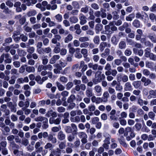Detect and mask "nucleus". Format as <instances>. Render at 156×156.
<instances>
[{
	"label": "nucleus",
	"instance_id": "1",
	"mask_svg": "<svg viewBox=\"0 0 156 156\" xmlns=\"http://www.w3.org/2000/svg\"><path fill=\"white\" fill-rule=\"evenodd\" d=\"M61 39V37L59 35H56L54 36V37L51 40V42L52 44H56V46L54 47L53 49V52L56 53L58 54L60 52V43L58 42V41H60Z\"/></svg>",
	"mask_w": 156,
	"mask_h": 156
},
{
	"label": "nucleus",
	"instance_id": "2",
	"mask_svg": "<svg viewBox=\"0 0 156 156\" xmlns=\"http://www.w3.org/2000/svg\"><path fill=\"white\" fill-rule=\"evenodd\" d=\"M105 29L108 33H112L113 31L116 30L117 28L113 25L112 22H111L108 25L105 26Z\"/></svg>",
	"mask_w": 156,
	"mask_h": 156
},
{
	"label": "nucleus",
	"instance_id": "3",
	"mask_svg": "<svg viewBox=\"0 0 156 156\" xmlns=\"http://www.w3.org/2000/svg\"><path fill=\"white\" fill-rule=\"evenodd\" d=\"M88 66L90 68H92L93 70L94 71L97 70L102 71L103 69V66L96 63L93 64L92 62L89 63Z\"/></svg>",
	"mask_w": 156,
	"mask_h": 156
},
{
	"label": "nucleus",
	"instance_id": "4",
	"mask_svg": "<svg viewBox=\"0 0 156 156\" xmlns=\"http://www.w3.org/2000/svg\"><path fill=\"white\" fill-rule=\"evenodd\" d=\"M120 144L123 147L127 148V144L125 142L124 137L123 136H121L117 139Z\"/></svg>",
	"mask_w": 156,
	"mask_h": 156
},
{
	"label": "nucleus",
	"instance_id": "5",
	"mask_svg": "<svg viewBox=\"0 0 156 156\" xmlns=\"http://www.w3.org/2000/svg\"><path fill=\"white\" fill-rule=\"evenodd\" d=\"M99 71H97L95 74V78L93 79L92 81L94 83L96 84L101 81V79L100 78V74H98Z\"/></svg>",
	"mask_w": 156,
	"mask_h": 156
},
{
	"label": "nucleus",
	"instance_id": "6",
	"mask_svg": "<svg viewBox=\"0 0 156 156\" xmlns=\"http://www.w3.org/2000/svg\"><path fill=\"white\" fill-rule=\"evenodd\" d=\"M91 100L93 103H95L96 104H99L101 102H103L102 99L100 97H96L94 96L91 97Z\"/></svg>",
	"mask_w": 156,
	"mask_h": 156
},
{
	"label": "nucleus",
	"instance_id": "7",
	"mask_svg": "<svg viewBox=\"0 0 156 156\" xmlns=\"http://www.w3.org/2000/svg\"><path fill=\"white\" fill-rule=\"evenodd\" d=\"M111 47V44H108L106 42H101L99 45V48L101 51H103L104 49V48L108 47L110 48Z\"/></svg>",
	"mask_w": 156,
	"mask_h": 156
},
{
	"label": "nucleus",
	"instance_id": "8",
	"mask_svg": "<svg viewBox=\"0 0 156 156\" xmlns=\"http://www.w3.org/2000/svg\"><path fill=\"white\" fill-rule=\"evenodd\" d=\"M1 56L3 57V62L4 61V58L6 59L4 60V62L5 63H10L11 62L12 60L9 58V55L8 54H3Z\"/></svg>",
	"mask_w": 156,
	"mask_h": 156
},
{
	"label": "nucleus",
	"instance_id": "9",
	"mask_svg": "<svg viewBox=\"0 0 156 156\" xmlns=\"http://www.w3.org/2000/svg\"><path fill=\"white\" fill-rule=\"evenodd\" d=\"M60 58V56L59 55H54L50 60L49 62L51 64H54L56 62L57 60L59 59Z\"/></svg>",
	"mask_w": 156,
	"mask_h": 156
},
{
	"label": "nucleus",
	"instance_id": "10",
	"mask_svg": "<svg viewBox=\"0 0 156 156\" xmlns=\"http://www.w3.org/2000/svg\"><path fill=\"white\" fill-rule=\"evenodd\" d=\"M66 137L65 133L62 131H59L57 135V138L60 140H65Z\"/></svg>",
	"mask_w": 156,
	"mask_h": 156
},
{
	"label": "nucleus",
	"instance_id": "11",
	"mask_svg": "<svg viewBox=\"0 0 156 156\" xmlns=\"http://www.w3.org/2000/svg\"><path fill=\"white\" fill-rule=\"evenodd\" d=\"M80 20V24L81 25H83L85 24L87 22V18L84 15L81 14L79 18Z\"/></svg>",
	"mask_w": 156,
	"mask_h": 156
},
{
	"label": "nucleus",
	"instance_id": "12",
	"mask_svg": "<svg viewBox=\"0 0 156 156\" xmlns=\"http://www.w3.org/2000/svg\"><path fill=\"white\" fill-rule=\"evenodd\" d=\"M80 68H82L81 71L82 73H83L87 69V64H85L83 61H82L80 63Z\"/></svg>",
	"mask_w": 156,
	"mask_h": 156
},
{
	"label": "nucleus",
	"instance_id": "13",
	"mask_svg": "<svg viewBox=\"0 0 156 156\" xmlns=\"http://www.w3.org/2000/svg\"><path fill=\"white\" fill-rule=\"evenodd\" d=\"M136 32L137 34L136 36V39L137 41H139L141 39L143 34V31L140 29H138L137 30Z\"/></svg>",
	"mask_w": 156,
	"mask_h": 156
},
{
	"label": "nucleus",
	"instance_id": "14",
	"mask_svg": "<svg viewBox=\"0 0 156 156\" xmlns=\"http://www.w3.org/2000/svg\"><path fill=\"white\" fill-rule=\"evenodd\" d=\"M124 90L126 91H130L132 90V86L129 82H126L124 86Z\"/></svg>",
	"mask_w": 156,
	"mask_h": 156
},
{
	"label": "nucleus",
	"instance_id": "15",
	"mask_svg": "<svg viewBox=\"0 0 156 156\" xmlns=\"http://www.w3.org/2000/svg\"><path fill=\"white\" fill-rule=\"evenodd\" d=\"M109 96V93L107 91H105L103 94V97L102 98L103 102H106L108 101V98Z\"/></svg>",
	"mask_w": 156,
	"mask_h": 156
},
{
	"label": "nucleus",
	"instance_id": "16",
	"mask_svg": "<svg viewBox=\"0 0 156 156\" xmlns=\"http://www.w3.org/2000/svg\"><path fill=\"white\" fill-rule=\"evenodd\" d=\"M35 120L36 122H47L48 121V119L46 117L42 116H39L35 119Z\"/></svg>",
	"mask_w": 156,
	"mask_h": 156
},
{
	"label": "nucleus",
	"instance_id": "17",
	"mask_svg": "<svg viewBox=\"0 0 156 156\" xmlns=\"http://www.w3.org/2000/svg\"><path fill=\"white\" fill-rule=\"evenodd\" d=\"M48 133L46 132H40L38 134V137L39 139H41L43 137L44 139H46L48 137Z\"/></svg>",
	"mask_w": 156,
	"mask_h": 156
},
{
	"label": "nucleus",
	"instance_id": "18",
	"mask_svg": "<svg viewBox=\"0 0 156 156\" xmlns=\"http://www.w3.org/2000/svg\"><path fill=\"white\" fill-rule=\"evenodd\" d=\"M103 25L101 24H97L95 27V30L96 34H98L99 32L101 31L103 29Z\"/></svg>",
	"mask_w": 156,
	"mask_h": 156
},
{
	"label": "nucleus",
	"instance_id": "19",
	"mask_svg": "<svg viewBox=\"0 0 156 156\" xmlns=\"http://www.w3.org/2000/svg\"><path fill=\"white\" fill-rule=\"evenodd\" d=\"M51 153L55 156H61V150L57 148L55 150H51Z\"/></svg>",
	"mask_w": 156,
	"mask_h": 156
},
{
	"label": "nucleus",
	"instance_id": "20",
	"mask_svg": "<svg viewBox=\"0 0 156 156\" xmlns=\"http://www.w3.org/2000/svg\"><path fill=\"white\" fill-rule=\"evenodd\" d=\"M85 94L88 97H92L93 95V91L92 89L89 88H87L85 91Z\"/></svg>",
	"mask_w": 156,
	"mask_h": 156
},
{
	"label": "nucleus",
	"instance_id": "21",
	"mask_svg": "<svg viewBox=\"0 0 156 156\" xmlns=\"http://www.w3.org/2000/svg\"><path fill=\"white\" fill-rule=\"evenodd\" d=\"M10 130V129L9 126H5L2 130V133L4 135H7Z\"/></svg>",
	"mask_w": 156,
	"mask_h": 156
},
{
	"label": "nucleus",
	"instance_id": "22",
	"mask_svg": "<svg viewBox=\"0 0 156 156\" xmlns=\"http://www.w3.org/2000/svg\"><path fill=\"white\" fill-rule=\"evenodd\" d=\"M147 37L152 42L156 43V37L154 36V34L149 33Z\"/></svg>",
	"mask_w": 156,
	"mask_h": 156
},
{
	"label": "nucleus",
	"instance_id": "23",
	"mask_svg": "<svg viewBox=\"0 0 156 156\" xmlns=\"http://www.w3.org/2000/svg\"><path fill=\"white\" fill-rule=\"evenodd\" d=\"M69 20L71 23H76L78 22V19L77 17L73 16L70 17Z\"/></svg>",
	"mask_w": 156,
	"mask_h": 156
},
{
	"label": "nucleus",
	"instance_id": "24",
	"mask_svg": "<svg viewBox=\"0 0 156 156\" xmlns=\"http://www.w3.org/2000/svg\"><path fill=\"white\" fill-rule=\"evenodd\" d=\"M110 52V49L109 48H106L105 49L104 52L101 54V56L102 58H105L109 54Z\"/></svg>",
	"mask_w": 156,
	"mask_h": 156
},
{
	"label": "nucleus",
	"instance_id": "25",
	"mask_svg": "<svg viewBox=\"0 0 156 156\" xmlns=\"http://www.w3.org/2000/svg\"><path fill=\"white\" fill-rule=\"evenodd\" d=\"M73 39V36L70 34L68 35L65 37L64 39V42L65 43H68L71 41Z\"/></svg>",
	"mask_w": 156,
	"mask_h": 156
},
{
	"label": "nucleus",
	"instance_id": "26",
	"mask_svg": "<svg viewBox=\"0 0 156 156\" xmlns=\"http://www.w3.org/2000/svg\"><path fill=\"white\" fill-rule=\"evenodd\" d=\"M13 154L15 156H24L23 151H20L18 150H15L13 151Z\"/></svg>",
	"mask_w": 156,
	"mask_h": 156
},
{
	"label": "nucleus",
	"instance_id": "27",
	"mask_svg": "<svg viewBox=\"0 0 156 156\" xmlns=\"http://www.w3.org/2000/svg\"><path fill=\"white\" fill-rule=\"evenodd\" d=\"M94 90L97 93L100 94L101 92L102 89L101 86L97 85L95 86L94 87Z\"/></svg>",
	"mask_w": 156,
	"mask_h": 156
},
{
	"label": "nucleus",
	"instance_id": "28",
	"mask_svg": "<svg viewBox=\"0 0 156 156\" xmlns=\"http://www.w3.org/2000/svg\"><path fill=\"white\" fill-rule=\"evenodd\" d=\"M27 72L28 73H34L35 69V68L32 66H28L26 68Z\"/></svg>",
	"mask_w": 156,
	"mask_h": 156
},
{
	"label": "nucleus",
	"instance_id": "29",
	"mask_svg": "<svg viewBox=\"0 0 156 156\" xmlns=\"http://www.w3.org/2000/svg\"><path fill=\"white\" fill-rule=\"evenodd\" d=\"M141 84V81H134L133 83V85L135 88H138L140 87Z\"/></svg>",
	"mask_w": 156,
	"mask_h": 156
},
{
	"label": "nucleus",
	"instance_id": "30",
	"mask_svg": "<svg viewBox=\"0 0 156 156\" xmlns=\"http://www.w3.org/2000/svg\"><path fill=\"white\" fill-rule=\"evenodd\" d=\"M56 85L57 87L58 90L60 91H62L65 89V87L60 82L57 81L56 82Z\"/></svg>",
	"mask_w": 156,
	"mask_h": 156
},
{
	"label": "nucleus",
	"instance_id": "31",
	"mask_svg": "<svg viewBox=\"0 0 156 156\" xmlns=\"http://www.w3.org/2000/svg\"><path fill=\"white\" fill-rule=\"evenodd\" d=\"M67 140L68 141L70 142H73L75 139L74 135L70 134L67 136Z\"/></svg>",
	"mask_w": 156,
	"mask_h": 156
},
{
	"label": "nucleus",
	"instance_id": "32",
	"mask_svg": "<svg viewBox=\"0 0 156 156\" xmlns=\"http://www.w3.org/2000/svg\"><path fill=\"white\" fill-rule=\"evenodd\" d=\"M76 99V97L75 95L73 94L71 95L68 98L67 102L68 103H71L73 102Z\"/></svg>",
	"mask_w": 156,
	"mask_h": 156
},
{
	"label": "nucleus",
	"instance_id": "33",
	"mask_svg": "<svg viewBox=\"0 0 156 156\" xmlns=\"http://www.w3.org/2000/svg\"><path fill=\"white\" fill-rule=\"evenodd\" d=\"M126 46V44L125 41H121L119 44V48L121 49H125Z\"/></svg>",
	"mask_w": 156,
	"mask_h": 156
},
{
	"label": "nucleus",
	"instance_id": "34",
	"mask_svg": "<svg viewBox=\"0 0 156 156\" xmlns=\"http://www.w3.org/2000/svg\"><path fill=\"white\" fill-rule=\"evenodd\" d=\"M55 18L58 22H61L62 20V16L60 14H58L55 16Z\"/></svg>",
	"mask_w": 156,
	"mask_h": 156
},
{
	"label": "nucleus",
	"instance_id": "35",
	"mask_svg": "<svg viewBox=\"0 0 156 156\" xmlns=\"http://www.w3.org/2000/svg\"><path fill=\"white\" fill-rule=\"evenodd\" d=\"M53 148V146L51 143L48 142L44 146V148L46 149H49L50 150Z\"/></svg>",
	"mask_w": 156,
	"mask_h": 156
},
{
	"label": "nucleus",
	"instance_id": "36",
	"mask_svg": "<svg viewBox=\"0 0 156 156\" xmlns=\"http://www.w3.org/2000/svg\"><path fill=\"white\" fill-rule=\"evenodd\" d=\"M0 78L4 79L6 80H8L9 79V77L8 76H5L4 73L3 72L0 73Z\"/></svg>",
	"mask_w": 156,
	"mask_h": 156
},
{
	"label": "nucleus",
	"instance_id": "37",
	"mask_svg": "<svg viewBox=\"0 0 156 156\" xmlns=\"http://www.w3.org/2000/svg\"><path fill=\"white\" fill-rule=\"evenodd\" d=\"M149 17L152 22H156V14L153 13H150L149 15Z\"/></svg>",
	"mask_w": 156,
	"mask_h": 156
},
{
	"label": "nucleus",
	"instance_id": "38",
	"mask_svg": "<svg viewBox=\"0 0 156 156\" xmlns=\"http://www.w3.org/2000/svg\"><path fill=\"white\" fill-rule=\"evenodd\" d=\"M145 65L146 67L151 69L153 67V63L152 62L147 61L145 62Z\"/></svg>",
	"mask_w": 156,
	"mask_h": 156
},
{
	"label": "nucleus",
	"instance_id": "39",
	"mask_svg": "<svg viewBox=\"0 0 156 156\" xmlns=\"http://www.w3.org/2000/svg\"><path fill=\"white\" fill-rule=\"evenodd\" d=\"M59 80L61 82L63 83H66L68 81V78L66 77L63 76H61L59 77Z\"/></svg>",
	"mask_w": 156,
	"mask_h": 156
},
{
	"label": "nucleus",
	"instance_id": "40",
	"mask_svg": "<svg viewBox=\"0 0 156 156\" xmlns=\"http://www.w3.org/2000/svg\"><path fill=\"white\" fill-rule=\"evenodd\" d=\"M79 40L80 42H87V41H89V38L87 37H80Z\"/></svg>",
	"mask_w": 156,
	"mask_h": 156
},
{
	"label": "nucleus",
	"instance_id": "41",
	"mask_svg": "<svg viewBox=\"0 0 156 156\" xmlns=\"http://www.w3.org/2000/svg\"><path fill=\"white\" fill-rule=\"evenodd\" d=\"M37 13L36 11L34 10H31L29 11L27 13V16L30 17L35 16Z\"/></svg>",
	"mask_w": 156,
	"mask_h": 156
},
{
	"label": "nucleus",
	"instance_id": "42",
	"mask_svg": "<svg viewBox=\"0 0 156 156\" xmlns=\"http://www.w3.org/2000/svg\"><path fill=\"white\" fill-rule=\"evenodd\" d=\"M59 33L60 34H65L66 35L69 34V32L68 30H65L63 28H62L59 30Z\"/></svg>",
	"mask_w": 156,
	"mask_h": 156
},
{
	"label": "nucleus",
	"instance_id": "43",
	"mask_svg": "<svg viewBox=\"0 0 156 156\" xmlns=\"http://www.w3.org/2000/svg\"><path fill=\"white\" fill-rule=\"evenodd\" d=\"M79 137L81 139L84 138L85 137H87V134L84 132H80L78 133Z\"/></svg>",
	"mask_w": 156,
	"mask_h": 156
},
{
	"label": "nucleus",
	"instance_id": "44",
	"mask_svg": "<svg viewBox=\"0 0 156 156\" xmlns=\"http://www.w3.org/2000/svg\"><path fill=\"white\" fill-rule=\"evenodd\" d=\"M10 146L14 151L15 150H18L19 148V146L16 144L14 142H11Z\"/></svg>",
	"mask_w": 156,
	"mask_h": 156
},
{
	"label": "nucleus",
	"instance_id": "45",
	"mask_svg": "<svg viewBox=\"0 0 156 156\" xmlns=\"http://www.w3.org/2000/svg\"><path fill=\"white\" fill-rule=\"evenodd\" d=\"M145 56L146 57H149V56L151 53H150L151 50L149 48H147L145 50Z\"/></svg>",
	"mask_w": 156,
	"mask_h": 156
},
{
	"label": "nucleus",
	"instance_id": "46",
	"mask_svg": "<svg viewBox=\"0 0 156 156\" xmlns=\"http://www.w3.org/2000/svg\"><path fill=\"white\" fill-rule=\"evenodd\" d=\"M35 80L39 84H42V82L41 81V76L39 75H37L35 77Z\"/></svg>",
	"mask_w": 156,
	"mask_h": 156
},
{
	"label": "nucleus",
	"instance_id": "47",
	"mask_svg": "<svg viewBox=\"0 0 156 156\" xmlns=\"http://www.w3.org/2000/svg\"><path fill=\"white\" fill-rule=\"evenodd\" d=\"M58 147L59 148H58L59 149L61 150L65 149L66 147L65 143L63 142H60L58 145Z\"/></svg>",
	"mask_w": 156,
	"mask_h": 156
},
{
	"label": "nucleus",
	"instance_id": "48",
	"mask_svg": "<svg viewBox=\"0 0 156 156\" xmlns=\"http://www.w3.org/2000/svg\"><path fill=\"white\" fill-rule=\"evenodd\" d=\"M65 130L67 133H70L72 132V129L70 126H66L65 128Z\"/></svg>",
	"mask_w": 156,
	"mask_h": 156
},
{
	"label": "nucleus",
	"instance_id": "49",
	"mask_svg": "<svg viewBox=\"0 0 156 156\" xmlns=\"http://www.w3.org/2000/svg\"><path fill=\"white\" fill-rule=\"evenodd\" d=\"M35 48L33 47H29L27 49V52L30 54L33 53L35 51Z\"/></svg>",
	"mask_w": 156,
	"mask_h": 156
},
{
	"label": "nucleus",
	"instance_id": "50",
	"mask_svg": "<svg viewBox=\"0 0 156 156\" xmlns=\"http://www.w3.org/2000/svg\"><path fill=\"white\" fill-rule=\"evenodd\" d=\"M116 91L121 92L122 90L123 87L120 83L117 84L115 87Z\"/></svg>",
	"mask_w": 156,
	"mask_h": 156
},
{
	"label": "nucleus",
	"instance_id": "51",
	"mask_svg": "<svg viewBox=\"0 0 156 156\" xmlns=\"http://www.w3.org/2000/svg\"><path fill=\"white\" fill-rule=\"evenodd\" d=\"M80 140L77 139L74 142V145L75 147L76 148H79L80 144Z\"/></svg>",
	"mask_w": 156,
	"mask_h": 156
},
{
	"label": "nucleus",
	"instance_id": "52",
	"mask_svg": "<svg viewBox=\"0 0 156 156\" xmlns=\"http://www.w3.org/2000/svg\"><path fill=\"white\" fill-rule=\"evenodd\" d=\"M81 53L83 57L87 56L88 50L86 48H82L81 50Z\"/></svg>",
	"mask_w": 156,
	"mask_h": 156
},
{
	"label": "nucleus",
	"instance_id": "53",
	"mask_svg": "<svg viewBox=\"0 0 156 156\" xmlns=\"http://www.w3.org/2000/svg\"><path fill=\"white\" fill-rule=\"evenodd\" d=\"M89 45V43L88 42H83L80 44V46L81 48H87Z\"/></svg>",
	"mask_w": 156,
	"mask_h": 156
},
{
	"label": "nucleus",
	"instance_id": "54",
	"mask_svg": "<svg viewBox=\"0 0 156 156\" xmlns=\"http://www.w3.org/2000/svg\"><path fill=\"white\" fill-rule=\"evenodd\" d=\"M100 38L99 36H95L93 39V41L94 43L96 44H98L100 42Z\"/></svg>",
	"mask_w": 156,
	"mask_h": 156
},
{
	"label": "nucleus",
	"instance_id": "55",
	"mask_svg": "<svg viewBox=\"0 0 156 156\" xmlns=\"http://www.w3.org/2000/svg\"><path fill=\"white\" fill-rule=\"evenodd\" d=\"M22 109L24 111L25 115H28L31 112V110L30 109L27 108L25 107L23 108Z\"/></svg>",
	"mask_w": 156,
	"mask_h": 156
},
{
	"label": "nucleus",
	"instance_id": "56",
	"mask_svg": "<svg viewBox=\"0 0 156 156\" xmlns=\"http://www.w3.org/2000/svg\"><path fill=\"white\" fill-rule=\"evenodd\" d=\"M43 70H45V66L42 65H39L37 68V72H40Z\"/></svg>",
	"mask_w": 156,
	"mask_h": 156
},
{
	"label": "nucleus",
	"instance_id": "57",
	"mask_svg": "<svg viewBox=\"0 0 156 156\" xmlns=\"http://www.w3.org/2000/svg\"><path fill=\"white\" fill-rule=\"evenodd\" d=\"M148 116L150 119L152 120H154L155 116V113L152 112H151L148 113Z\"/></svg>",
	"mask_w": 156,
	"mask_h": 156
},
{
	"label": "nucleus",
	"instance_id": "58",
	"mask_svg": "<svg viewBox=\"0 0 156 156\" xmlns=\"http://www.w3.org/2000/svg\"><path fill=\"white\" fill-rule=\"evenodd\" d=\"M0 7L1 9H5V10L4 12L5 13L7 12L9 10L8 8L5 6L4 3H2Z\"/></svg>",
	"mask_w": 156,
	"mask_h": 156
},
{
	"label": "nucleus",
	"instance_id": "59",
	"mask_svg": "<svg viewBox=\"0 0 156 156\" xmlns=\"http://www.w3.org/2000/svg\"><path fill=\"white\" fill-rule=\"evenodd\" d=\"M88 108L90 112H93L95 110L96 107L94 105L91 104L88 106Z\"/></svg>",
	"mask_w": 156,
	"mask_h": 156
},
{
	"label": "nucleus",
	"instance_id": "60",
	"mask_svg": "<svg viewBox=\"0 0 156 156\" xmlns=\"http://www.w3.org/2000/svg\"><path fill=\"white\" fill-rule=\"evenodd\" d=\"M20 39L23 42H26L28 40L27 37L23 34L20 35Z\"/></svg>",
	"mask_w": 156,
	"mask_h": 156
},
{
	"label": "nucleus",
	"instance_id": "61",
	"mask_svg": "<svg viewBox=\"0 0 156 156\" xmlns=\"http://www.w3.org/2000/svg\"><path fill=\"white\" fill-rule=\"evenodd\" d=\"M48 59L47 56H44L42 58V63L44 65H45L47 64L48 62Z\"/></svg>",
	"mask_w": 156,
	"mask_h": 156
},
{
	"label": "nucleus",
	"instance_id": "62",
	"mask_svg": "<svg viewBox=\"0 0 156 156\" xmlns=\"http://www.w3.org/2000/svg\"><path fill=\"white\" fill-rule=\"evenodd\" d=\"M133 25L136 28L139 27L140 25L139 21L137 20H134L133 23Z\"/></svg>",
	"mask_w": 156,
	"mask_h": 156
},
{
	"label": "nucleus",
	"instance_id": "63",
	"mask_svg": "<svg viewBox=\"0 0 156 156\" xmlns=\"http://www.w3.org/2000/svg\"><path fill=\"white\" fill-rule=\"evenodd\" d=\"M61 129L60 126L59 127L55 126L53 127L51 129V131L54 132H56L59 131Z\"/></svg>",
	"mask_w": 156,
	"mask_h": 156
},
{
	"label": "nucleus",
	"instance_id": "64",
	"mask_svg": "<svg viewBox=\"0 0 156 156\" xmlns=\"http://www.w3.org/2000/svg\"><path fill=\"white\" fill-rule=\"evenodd\" d=\"M143 101L144 100L140 97H138L137 99V103L141 106L143 105Z\"/></svg>",
	"mask_w": 156,
	"mask_h": 156
}]
</instances>
